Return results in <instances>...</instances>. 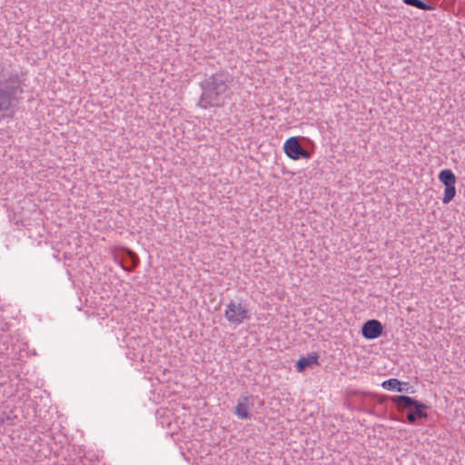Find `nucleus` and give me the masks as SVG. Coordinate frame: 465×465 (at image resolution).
<instances>
[{"instance_id":"obj_1","label":"nucleus","mask_w":465,"mask_h":465,"mask_svg":"<svg viewBox=\"0 0 465 465\" xmlns=\"http://www.w3.org/2000/svg\"><path fill=\"white\" fill-rule=\"evenodd\" d=\"M232 81V77L226 72H217L207 76L200 83L202 94L197 106L204 110L223 106Z\"/></svg>"},{"instance_id":"obj_2","label":"nucleus","mask_w":465,"mask_h":465,"mask_svg":"<svg viewBox=\"0 0 465 465\" xmlns=\"http://www.w3.org/2000/svg\"><path fill=\"white\" fill-rule=\"evenodd\" d=\"M20 93L22 88L18 74L0 65V113H5L15 106Z\"/></svg>"},{"instance_id":"obj_3","label":"nucleus","mask_w":465,"mask_h":465,"mask_svg":"<svg viewBox=\"0 0 465 465\" xmlns=\"http://www.w3.org/2000/svg\"><path fill=\"white\" fill-rule=\"evenodd\" d=\"M224 317L227 322L238 326L251 319V313L247 305L241 302L231 301L224 311Z\"/></svg>"},{"instance_id":"obj_4","label":"nucleus","mask_w":465,"mask_h":465,"mask_svg":"<svg viewBox=\"0 0 465 465\" xmlns=\"http://www.w3.org/2000/svg\"><path fill=\"white\" fill-rule=\"evenodd\" d=\"M383 327L378 320H369L362 325L361 334L367 340H374L382 333Z\"/></svg>"},{"instance_id":"obj_5","label":"nucleus","mask_w":465,"mask_h":465,"mask_svg":"<svg viewBox=\"0 0 465 465\" xmlns=\"http://www.w3.org/2000/svg\"><path fill=\"white\" fill-rule=\"evenodd\" d=\"M253 406L252 396H241L235 406V415L242 420L251 417L250 410Z\"/></svg>"},{"instance_id":"obj_6","label":"nucleus","mask_w":465,"mask_h":465,"mask_svg":"<svg viewBox=\"0 0 465 465\" xmlns=\"http://www.w3.org/2000/svg\"><path fill=\"white\" fill-rule=\"evenodd\" d=\"M392 402L397 405L399 410L412 409V408H428L426 404L418 401L414 398L405 395L391 397Z\"/></svg>"},{"instance_id":"obj_7","label":"nucleus","mask_w":465,"mask_h":465,"mask_svg":"<svg viewBox=\"0 0 465 465\" xmlns=\"http://www.w3.org/2000/svg\"><path fill=\"white\" fill-rule=\"evenodd\" d=\"M302 145L295 136L288 138L283 145L286 155L292 160H298V153Z\"/></svg>"},{"instance_id":"obj_8","label":"nucleus","mask_w":465,"mask_h":465,"mask_svg":"<svg viewBox=\"0 0 465 465\" xmlns=\"http://www.w3.org/2000/svg\"><path fill=\"white\" fill-rule=\"evenodd\" d=\"M381 387L387 391H396L399 392H408L409 391V384L407 382H401L395 378L384 381L381 383Z\"/></svg>"},{"instance_id":"obj_9","label":"nucleus","mask_w":465,"mask_h":465,"mask_svg":"<svg viewBox=\"0 0 465 465\" xmlns=\"http://www.w3.org/2000/svg\"><path fill=\"white\" fill-rule=\"evenodd\" d=\"M318 363V355L312 354L307 357H302L296 362V369L298 371H303L307 367L315 365Z\"/></svg>"},{"instance_id":"obj_10","label":"nucleus","mask_w":465,"mask_h":465,"mask_svg":"<svg viewBox=\"0 0 465 465\" xmlns=\"http://www.w3.org/2000/svg\"><path fill=\"white\" fill-rule=\"evenodd\" d=\"M439 180L445 185V186H452L456 183V177L451 170L450 169H444L440 171L439 174Z\"/></svg>"},{"instance_id":"obj_11","label":"nucleus","mask_w":465,"mask_h":465,"mask_svg":"<svg viewBox=\"0 0 465 465\" xmlns=\"http://www.w3.org/2000/svg\"><path fill=\"white\" fill-rule=\"evenodd\" d=\"M403 3L424 11H430L434 9L433 5L427 4L422 0H403Z\"/></svg>"},{"instance_id":"obj_12","label":"nucleus","mask_w":465,"mask_h":465,"mask_svg":"<svg viewBox=\"0 0 465 465\" xmlns=\"http://www.w3.org/2000/svg\"><path fill=\"white\" fill-rule=\"evenodd\" d=\"M426 408H415L414 411L409 412L407 420L410 423H414L418 418H427L428 414L423 411Z\"/></svg>"},{"instance_id":"obj_13","label":"nucleus","mask_w":465,"mask_h":465,"mask_svg":"<svg viewBox=\"0 0 465 465\" xmlns=\"http://www.w3.org/2000/svg\"><path fill=\"white\" fill-rule=\"evenodd\" d=\"M455 194H456L455 185L445 186L444 195H443V198H442V202L444 203H450L454 198Z\"/></svg>"},{"instance_id":"obj_14","label":"nucleus","mask_w":465,"mask_h":465,"mask_svg":"<svg viewBox=\"0 0 465 465\" xmlns=\"http://www.w3.org/2000/svg\"><path fill=\"white\" fill-rule=\"evenodd\" d=\"M311 157V154L308 151L303 149L302 147L300 148L299 153H298V159L303 158V159H309Z\"/></svg>"},{"instance_id":"obj_15","label":"nucleus","mask_w":465,"mask_h":465,"mask_svg":"<svg viewBox=\"0 0 465 465\" xmlns=\"http://www.w3.org/2000/svg\"><path fill=\"white\" fill-rule=\"evenodd\" d=\"M122 268L124 270V271H130V269H128L127 267H125L124 265L121 264Z\"/></svg>"}]
</instances>
